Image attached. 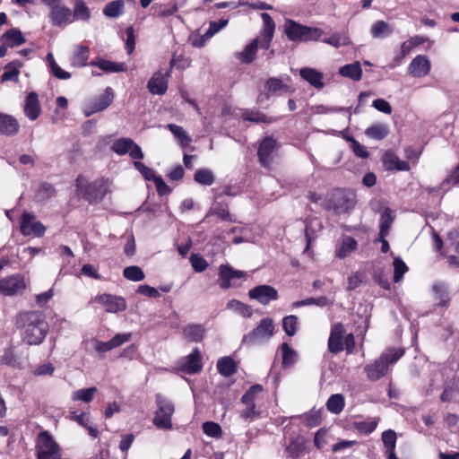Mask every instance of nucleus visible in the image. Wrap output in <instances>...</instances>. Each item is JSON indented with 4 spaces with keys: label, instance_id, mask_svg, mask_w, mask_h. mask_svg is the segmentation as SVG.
<instances>
[{
    "label": "nucleus",
    "instance_id": "19",
    "mask_svg": "<svg viewBox=\"0 0 459 459\" xmlns=\"http://www.w3.org/2000/svg\"><path fill=\"white\" fill-rule=\"evenodd\" d=\"M2 57L6 55L7 48H15L25 43L26 39L19 29H11L2 34Z\"/></svg>",
    "mask_w": 459,
    "mask_h": 459
},
{
    "label": "nucleus",
    "instance_id": "26",
    "mask_svg": "<svg viewBox=\"0 0 459 459\" xmlns=\"http://www.w3.org/2000/svg\"><path fill=\"white\" fill-rule=\"evenodd\" d=\"M205 334V328L199 324H189L183 329V336L189 342H199Z\"/></svg>",
    "mask_w": 459,
    "mask_h": 459
},
{
    "label": "nucleus",
    "instance_id": "38",
    "mask_svg": "<svg viewBox=\"0 0 459 459\" xmlns=\"http://www.w3.org/2000/svg\"><path fill=\"white\" fill-rule=\"evenodd\" d=\"M281 348L282 351V366L290 368L294 365L298 358L297 352L286 342H283Z\"/></svg>",
    "mask_w": 459,
    "mask_h": 459
},
{
    "label": "nucleus",
    "instance_id": "8",
    "mask_svg": "<svg viewBox=\"0 0 459 459\" xmlns=\"http://www.w3.org/2000/svg\"><path fill=\"white\" fill-rule=\"evenodd\" d=\"M37 455L38 459H60L61 457L58 445L47 431H42L39 435Z\"/></svg>",
    "mask_w": 459,
    "mask_h": 459
},
{
    "label": "nucleus",
    "instance_id": "41",
    "mask_svg": "<svg viewBox=\"0 0 459 459\" xmlns=\"http://www.w3.org/2000/svg\"><path fill=\"white\" fill-rule=\"evenodd\" d=\"M133 144L131 138H119L113 143L111 150L118 155H125L129 152Z\"/></svg>",
    "mask_w": 459,
    "mask_h": 459
},
{
    "label": "nucleus",
    "instance_id": "49",
    "mask_svg": "<svg viewBox=\"0 0 459 459\" xmlns=\"http://www.w3.org/2000/svg\"><path fill=\"white\" fill-rule=\"evenodd\" d=\"M90 10L82 0H76L74 9V17L78 20L88 21L90 19Z\"/></svg>",
    "mask_w": 459,
    "mask_h": 459
},
{
    "label": "nucleus",
    "instance_id": "12",
    "mask_svg": "<svg viewBox=\"0 0 459 459\" xmlns=\"http://www.w3.org/2000/svg\"><path fill=\"white\" fill-rule=\"evenodd\" d=\"M248 296L263 305H267L270 301L276 300L279 297L277 290L266 284L258 285L251 289L248 291Z\"/></svg>",
    "mask_w": 459,
    "mask_h": 459
},
{
    "label": "nucleus",
    "instance_id": "55",
    "mask_svg": "<svg viewBox=\"0 0 459 459\" xmlns=\"http://www.w3.org/2000/svg\"><path fill=\"white\" fill-rule=\"evenodd\" d=\"M297 324L298 317L296 316H288L283 318L282 327L287 335L293 336L296 333Z\"/></svg>",
    "mask_w": 459,
    "mask_h": 459
},
{
    "label": "nucleus",
    "instance_id": "54",
    "mask_svg": "<svg viewBox=\"0 0 459 459\" xmlns=\"http://www.w3.org/2000/svg\"><path fill=\"white\" fill-rule=\"evenodd\" d=\"M263 387L261 385H254L250 386L241 397V402L245 404H255L254 400L255 394L261 393Z\"/></svg>",
    "mask_w": 459,
    "mask_h": 459
},
{
    "label": "nucleus",
    "instance_id": "45",
    "mask_svg": "<svg viewBox=\"0 0 459 459\" xmlns=\"http://www.w3.org/2000/svg\"><path fill=\"white\" fill-rule=\"evenodd\" d=\"M168 128L180 141V145L182 147H186L189 145L191 138L187 135L186 132L182 126L175 124H169Z\"/></svg>",
    "mask_w": 459,
    "mask_h": 459
},
{
    "label": "nucleus",
    "instance_id": "15",
    "mask_svg": "<svg viewBox=\"0 0 459 459\" xmlns=\"http://www.w3.org/2000/svg\"><path fill=\"white\" fill-rule=\"evenodd\" d=\"M170 77V71L162 74L161 71H157L153 74L149 80L147 87L151 93L162 95L168 89V81Z\"/></svg>",
    "mask_w": 459,
    "mask_h": 459
},
{
    "label": "nucleus",
    "instance_id": "31",
    "mask_svg": "<svg viewBox=\"0 0 459 459\" xmlns=\"http://www.w3.org/2000/svg\"><path fill=\"white\" fill-rule=\"evenodd\" d=\"M20 125L16 118L2 114V134L13 136L18 134Z\"/></svg>",
    "mask_w": 459,
    "mask_h": 459
},
{
    "label": "nucleus",
    "instance_id": "2",
    "mask_svg": "<svg viewBox=\"0 0 459 459\" xmlns=\"http://www.w3.org/2000/svg\"><path fill=\"white\" fill-rule=\"evenodd\" d=\"M75 186L77 195L91 204H99L110 192V181L103 178L88 182L83 176L79 175Z\"/></svg>",
    "mask_w": 459,
    "mask_h": 459
},
{
    "label": "nucleus",
    "instance_id": "37",
    "mask_svg": "<svg viewBox=\"0 0 459 459\" xmlns=\"http://www.w3.org/2000/svg\"><path fill=\"white\" fill-rule=\"evenodd\" d=\"M227 308L239 313L244 317H250L253 315V308L239 300L230 299L227 303Z\"/></svg>",
    "mask_w": 459,
    "mask_h": 459
},
{
    "label": "nucleus",
    "instance_id": "6",
    "mask_svg": "<svg viewBox=\"0 0 459 459\" xmlns=\"http://www.w3.org/2000/svg\"><path fill=\"white\" fill-rule=\"evenodd\" d=\"M157 410L153 418V424L160 429H171V417L175 411L174 403L161 394L155 395Z\"/></svg>",
    "mask_w": 459,
    "mask_h": 459
},
{
    "label": "nucleus",
    "instance_id": "28",
    "mask_svg": "<svg viewBox=\"0 0 459 459\" xmlns=\"http://www.w3.org/2000/svg\"><path fill=\"white\" fill-rule=\"evenodd\" d=\"M259 47V38L254 39L247 44L244 50L237 54V57L244 64L252 63L255 57Z\"/></svg>",
    "mask_w": 459,
    "mask_h": 459
},
{
    "label": "nucleus",
    "instance_id": "56",
    "mask_svg": "<svg viewBox=\"0 0 459 459\" xmlns=\"http://www.w3.org/2000/svg\"><path fill=\"white\" fill-rule=\"evenodd\" d=\"M190 263L193 269L197 273H202L209 266L207 261L198 254H193L190 256Z\"/></svg>",
    "mask_w": 459,
    "mask_h": 459
},
{
    "label": "nucleus",
    "instance_id": "53",
    "mask_svg": "<svg viewBox=\"0 0 459 459\" xmlns=\"http://www.w3.org/2000/svg\"><path fill=\"white\" fill-rule=\"evenodd\" d=\"M377 426V420H363L354 422L355 429L363 434H370L373 432Z\"/></svg>",
    "mask_w": 459,
    "mask_h": 459
},
{
    "label": "nucleus",
    "instance_id": "27",
    "mask_svg": "<svg viewBox=\"0 0 459 459\" xmlns=\"http://www.w3.org/2000/svg\"><path fill=\"white\" fill-rule=\"evenodd\" d=\"M92 66H97L106 73H119L126 71V65L125 63H116L109 60L99 58L91 62Z\"/></svg>",
    "mask_w": 459,
    "mask_h": 459
},
{
    "label": "nucleus",
    "instance_id": "29",
    "mask_svg": "<svg viewBox=\"0 0 459 459\" xmlns=\"http://www.w3.org/2000/svg\"><path fill=\"white\" fill-rule=\"evenodd\" d=\"M394 32V28L385 21L375 22L370 28V34L375 39H385Z\"/></svg>",
    "mask_w": 459,
    "mask_h": 459
},
{
    "label": "nucleus",
    "instance_id": "24",
    "mask_svg": "<svg viewBox=\"0 0 459 459\" xmlns=\"http://www.w3.org/2000/svg\"><path fill=\"white\" fill-rule=\"evenodd\" d=\"M299 75L305 81H307L310 85L316 89L324 88L325 84L322 82L323 74L316 71V69L304 67L299 70Z\"/></svg>",
    "mask_w": 459,
    "mask_h": 459
},
{
    "label": "nucleus",
    "instance_id": "58",
    "mask_svg": "<svg viewBox=\"0 0 459 459\" xmlns=\"http://www.w3.org/2000/svg\"><path fill=\"white\" fill-rule=\"evenodd\" d=\"M286 88V85L279 78H269L265 82V89L269 92L276 93Z\"/></svg>",
    "mask_w": 459,
    "mask_h": 459
},
{
    "label": "nucleus",
    "instance_id": "61",
    "mask_svg": "<svg viewBox=\"0 0 459 459\" xmlns=\"http://www.w3.org/2000/svg\"><path fill=\"white\" fill-rule=\"evenodd\" d=\"M229 21L226 19H221L219 22H211L209 25L208 30L205 32L204 36L210 38L213 36L215 33L223 29Z\"/></svg>",
    "mask_w": 459,
    "mask_h": 459
},
{
    "label": "nucleus",
    "instance_id": "50",
    "mask_svg": "<svg viewBox=\"0 0 459 459\" xmlns=\"http://www.w3.org/2000/svg\"><path fill=\"white\" fill-rule=\"evenodd\" d=\"M394 265V281L399 282L404 273L408 271V266L403 261L401 257H395L393 262Z\"/></svg>",
    "mask_w": 459,
    "mask_h": 459
},
{
    "label": "nucleus",
    "instance_id": "5",
    "mask_svg": "<svg viewBox=\"0 0 459 459\" xmlns=\"http://www.w3.org/2000/svg\"><path fill=\"white\" fill-rule=\"evenodd\" d=\"M284 31L290 41L318 40L323 34L318 28L305 26L293 20L285 22Z\"/></svg>",
    "mask_w": 459,
    "mask_h": 459
},
{
    "label": "nucleus",
    "instance_id": "52",
    "mask_svg": "<svg viewBox=\"0 0 459 459\" xmlns=\"http://www.w3.org/2000/svg\"><path fill=\"white\" fill-rule=\"evenodd\" d=\"M203 431L209 437L220 438L222 436V429L220 424L213 421H206L203 424Z\"/></svg>",
    "mask_w": 459,
    "mask_h": 459
},
{
    "label": "nucleus",
    "instance_id": "21",
    "mask_svg": "<svg viewBox=\"0 0 459 459\" xmlns=\"http://www.w3.org/2000/svg\"><path fill=\"white\" fill-rule=\"evenodd\" d=\"M71 15V10L68 7L56 4L52 7L49 18L54 26L63 27L72 22Z\"/></svg>",
    "mask_w": 459,
    "mask_h": 459
},
{
    "label": "nucleus",
    "instance_id": "25",
    "mask_svg": "<svg viewBox=\"0 0 459 459\" xmlns=\"http://www.w3.org/2000/svg\"><path fill=\"white\" fill-rule=\"evenodd\" d=\"M203 368L201 352L195 348L191 354L186 357V362L184 365V371L188 374H196Z\"/></svg>",
    "mask_w": 459,
    "mask_h": 459
},
{
    "label": "nucleus",
    "instance_id": "44",
    "mask_svg": "<svg viewBox=\"0 0 459 459\" xmlns=\"http://www.w3.org/2000/svg\"><path fill=\"white\" fill-rule=\"evenodd\" d=\"M356 248L357 241L353 238L347 236L343 238L342 246L337 250L336 255L340 258H344Z\"/></svg>",
    "mask_w": 459,
    "mask_h": 459
},
{
    "label": "nucleus",
    "instance_id": "16",
    "mask_svg": "<svg viewBox=\"0 0 459 459\" xmlns=\"http://www.w3.org/2000/svg\"><path fill=\"white\" fill-rule=\"evenodd\" d=\"M430 62L424 55H418L409 65L408 73L412 77H424L430 71Z\"/></svg>",
    "mask_w": 459,
    "mask_h": 459
},
{
    "label": "nucleus",
    "instance_id": "39",
    "mask_svg": "<svg viewBox=\"0 0 459 459\" xmlns=\"http://www.w3.org/2000/svg\"><path fill=\"white\" fill-rule=\"evenodd\" d=\"M210 214H215L223 221H232L231 215L228 209V204L221 202H215L212 205L208 212V215Z\"/></svg>",
    "mask_w": 459,
    "mask_h": 459
},
{
    "label": "nucleus",
    "instance_id": "36",
    "mask_svg": "<svg viewBox=\"0 0 459 459\" xmlns=\"http://www.w3.org/2000/svg\"><path fill=\"white\" fill-rule=\"evenodd\" d=\"M89 48L86 46H78L74 54L71 58V63L74 66H84L87 65L89 59Z\"/></svg>",
    "mask_w": 459,
    "mask_h": 459
},
{
    "label": "nucleus",
    "instance_id": "62",
    "mask_svg": "<svg viewBox=\"0 0 459 459\" xmlns=\"http://www.w3.org/2000/svg\"><path fill=\"white\" fill-rule=\"evenodd\" d=\"M2 360L13 368H20L22 365L20 359L13 353V351L11 349L5 350Z\"/></svg>",
    "mask_w": 459,
    "mask_h": 459
},
{
    "label": "nucleus",
    "instance_id": "22",
    "mask_svg": "<svg viewBox=\"0 0 459 459\" xmlns=\"http://www.w3.org/2000/svg\"><path fill=\"white\" fill-rule=\"evenodd\" d=\"M25 289V283L19 275H13L2 279V294L15 295Z\"/></svg>",
    "mask_w": 459,
    "mask_h": 459
},
{
    "label": "nucleus",
    "instance_id": "60",
    "mask_svg": "<svg viewBox=\"0 0 459 459\" xmlns=\"http://www.w3.org/2000/svg\"><path fill=\"white\" fill-rule=\"evenodd\" d=\"M433 291L437 295L438 299H440L439 305L441 306H446L449 298H448V291L445 285L443 284H435L433 286Z\"/></svg>",
    "mask_w": 459,
    "mask_h": 459
},
{
    "label": "nucleus",
    "instance_id": "46",
    "mask_svg": "<svg viewBox=\"0 0 459 459\" xmlns=\"http://www.w3.org/2000/svg\"><path fill=\"white\" fill-rule=\"evenodd\" d=\"M123 275L129 281H140L145 277L143 271L137 265L127 266L123 271Z\"/></svg>",
    "mask_w": 459,
    "mask_h": 459
},
{
    "label": "nucleus",
    "instance_id": "33",
    "mask_svg": "<svg viewBox=\"0 0 459 459\" xmlns=\"http://www.w3.org/2000/svg\"><path fill=\"white\" fill-rule=\"evenodd\" d=\"M339 74L343 77H348L353 81H359L362 76V69L359 62L348 64L340 68Z\"/></svg>",
    "mask_w": 459,
    "mask_h": 459
},
{
    "label": "nucleus",
    "instance_id": "48",
    "mask_svg": "<svg viewBox=\"0 0 459 459\" xmlns=\"http://www.w3.org/2000/svg\"><path fill=\"white\" fill-rule=\"evenodd\" d=\"M396 438V433L392 429L385 430L382 433V441L386 448L387 455H390L391 452H394Z\"/></svg>",
    "mask_w": 459,
    "mask_h": 459
},
{
    "label": "nucleus",
    "instance_id": "13",
    "mask_svg": "<svg viewBox=\"0 0 459 459\" xmlns=\"http://www.w3.org/2000/svg\"><path fill=\"white\" fill-rule=\"evenodd\" d=\"M345 332L342 323H336L332 326L328 339V350L330 352L337 354L344 350L343 337Z\"/></svg>",
    "mask_w": 459,
    "mask_h": 459
},
{
    "label": "nucleus",
    "instance_id": "23",
    "mask_svg": "<svg viewBox=\"0 0 459 459\" xmlns=\"http://www.w3.org/2000/svg\"><path fill=\"white\" fill-rule=\"evenodd\" d=\"M383 163L387 170L408 171L410 165L407 161L401 160L394 152L387 151L383 156Z\"/></svg>",
    "mask_w": 459,
    "mask_h": 459
},
{
    "label": "nucleus",
    "instance_id": "7",
    "mask_svg": "<svg viewBox=\"0 0 459 459\" xmlns=\"http://www.w3.org/2000/svg\"><path fill=\"white\" fill-rule=\"evenodd\" d=\"M273 331L274 325L273 319L264 317L255 329L243 336L242 343L248 347L262 344L271 339L273 335Z\"/></svg>",
    "mask_w": 459,
    "mask_h": 459
},
{
    "label": "nucleus",
    "instance_id": "1",
    "mask_svg": "<svg viewBox=\"0 0 459 459\" xmlns=\"http://www.w3.org/2000/svg\"><path fill=\"white\" fill-rule=\"evenodd\" d=\"M15 326L21 330L22 341L29 345H39L45 340L49 325L41 311H22L15 316Z\"/></svg>",
    "mask_w": 459,
    "mask_h": 459
},
{
    "label": "nucleus",
    "instance_id": "11",
    "mask_svg": "<svg viewBox=\"0 0 459 459\" xmlns=\"http://www.w3.org/2000/svg\"><path fill=\"white\" fill-rule=\"evenodd\" d=\"M247 273L233 269L229 264H221L219 268V280L220 287L223 290L235 287V282H232L235 279L245 278Z\"/></svg>",
    "mask_w": 459,
    "mask_h": 459
},
{
    "label": "nucleus",
    "instance_id": "17",
    "mask_svg": "<svg viewBox=\"0 0 459 459\" xmlns=\"http://www.w3.org/2000/svg\"><path fill=\"white\" fill-rule=\"evenodd\" d=\"M277 147L276 140L272 136H267L261 142L257 155L263 167H269L271 163V155Z\"/></svg>",
    "mask_w": 459,
    "mask_h": 459
},
{
    "label": "nucleus",
    "instance_id": "3",
    "mask_svg": "<svg viewBox=\"0 0 459 459\" xmlns=\"http://www.w3.org/2000/svg\"><path fill=\"white\" fill-rule=\"evenodd\" d=\"M404 354L403 349L390 348L383 352L373 363L364 367V372L369 381H377L388 371L390 364H394Z\"/></svg>",
    "mask_w": 459,
    "mask_h": 459
},
{
    "label": "nucleus",
    "instance_id": "18",
    "mask_svg": "<svg viewBox=\"0 0 459 459\" xmlns=\"http://www.w3.org/2000/svg\"><path fill=\"white\" fill-rule=\"evenodd\" d=\"M112 89L108 87L103 94H101L92 104L84 108L85 117H90L96 112L104 110L112 103Z\"/></svg>",
    "mask_w": 459,
    "mask_h": 459
},
{
    "label": "nucleus",
    "instance_id": "20",
    "mask_svg": "<svg viewBox=\"0 0 459 459\" xmlns=\"http://www.w3.org/2000/svg\"><path fill=\"white\" fill-rule=\"evenodd\" d=\"M23 110L25 116L31 121L36 120L40 116L42 109L39 96L35 91H31L26 96Z\"/></svg>",
    "mask_w": 459,
    "mask_h": 459
},
{
    "label": "nucleus",
    "instance_id": "47",
    "mask_svg": "<svg viewBox=\"0 0 459 459\" xmlns=\"http://www.w3.org/2000/svg\"><path fill=\"white\" fill-rule=\"evenodd\" d=\"M97 393L96 387H90L85 389H79L73 393L74 401H82L84 403H90L92 401L94 394Z\"/></svg>",
    "mask_w": 459,
    "mask_h": 459
},
{
    "label": "nucleus",
    "instance_id": "59",
    "mask_svg": "<svg viewBox=\"0 0 459 459\" xmlns=\"http://www.w3.org/2000/svg\"><path fill=\"white\" fill-rule=\"evenodd\" d=\"M56 193L54 186L49 183H42L38 190L37 196L40 200H46L53 196Z\"/></svg>",
    "mask_w": 459,
    "mask_h": 459
},
{
    "label": "nucleus",
    "instance_id": "4",
    "mask_svg": "<svg viewBox=\"0 0 459 459\" xmlns=\"http://www.w3.org/2000/svg\"><path fill=\"white\" fill-rule=\"evenodd\" d=\"M356 204L355 194L343 189L333 191L324 203L325 210H333L336 214L350 212Z\"/></svg>",
    "mask_w": 459,
    "mask_h": 459
},
{
    "label": "nucleus",
    "instance_id": "14",
    "mask_svg": "<svg viewBox=\"0 0 459 459\" xmlns=\"http://www.w3.org/2000/svg\"><path fill=\"white\" fill-rule=\"evenodd\" d=\"M261 18L264 22L263 29L260 32L259 46L264 49H269L273 34L275 31V22L267 13H263Z\"/></svg>",
    "mask_w": 459,
    "mask_h": 459
},
{
    "label": "nucleus",
    "instance_id": "9",
    "mask_svg": "<svg viewBox=\"0 0 459 459\" xmlns=\"http://www.w3.org/2000/svg\"><path fill=\"white\" fill-rule=\"evenodd\" d=\"M21 232L24 236L42 237L46 232V227L36 221L33 213L24 212L21 217Z\"/></svg>",
    "mask_w": 459,
    "mask_h": 459
},
{
    "label": "nucleus",
    "instance_id": "57",
    "mask_svg": "<svg viewBox=\"0 0 459 459\" xmlns=\"http://www.w3.org/2000/svg\"><path fill=\"white\" fill-rule=\"evenodd\" d=\"M134 166L147 181H154V178L158 177L152 169L145 166L141 161H134Z\"/></svg>",
    "mask_w": 459,
    "mask_h": 459
},
{
    "label": "nucleus",
    "instance_id": "34",
    "mask_svg": "<svg viewBox=\"0 0 459 459\" xmlns=\"http://www.w3.org/2000/svg\"><path fill=\"white\" fill-rule=\"evenodd\" d=\"M393 221L394 216L392 215V210L389 207H385L382 212L380 218V238H385L389 234V230Z\"/></svg>",
    "mask_w": 459,
    "mask_h": 459
},
{
    "label": "nucleus",
    "instance_id": "43",
    "mask_svg": "<svg viewBox=\"0 0 459 459\" xmlns=\"http://www.w3.org/2000/svg\"><path fill=\"white\" fill-rule=\"evenodd\" d=\"M194 178L195 182L203 186H211L214 182V175L212 171L208 169H197Z\"/></svg>",
    "mask_w": 459,
    "mask_h": 459
},
{
    "label": "nucleus",
    "instance_id": "64",
    "mask_svg": "<svg viewBox=\"0 0 459 459\" xmlns=\"http://www.w3.org/2000/svg\"><path fill=\"white\" fill-rule=\"evenodd\" d=\"M126 49L129 55H131L134 49L135 45V36L134 30L132 26H129L126 30Z\"/></svg>",
    "mask_w": 459,
    "mask_h": 459
},
{
    "label": "nucleus",
    "instance_id": "30",
    "mask_svg": "<svg viewBox=\"0 0 459 459\" xmlns=\"http://www.w3.org/2000/svg\"><path fill=\"white\" fill-rule=\"evenodd\" d=\"M217 369L223 377H230L237 372L238 366L231 357H222L217 361Z\"/></svg>",
    "mask_w": 459,
    "mask_h": 459
},
{
    "label": "nucleus",
    "instance_id": "32",
    "mask_svg": "<svg viewBox=\"0 0 459 459\" xmlns=\"http://www.w3.org/2000/svg\"><path fill=\"white\" fill-rule=\"evenodd\" d=\"M22 65V64L17 60L7 64L2 74V82L11 81L17 82L19 81L20 68Z\"/></svg>",
    "mask_w": 459,
    "mask_h": 459
},
{
    "label": "nucleus",
    "instance_id": "10",
    "mask_svg": "<svg viewBox=\"0 0 459 459\" xmlns=\"http://www.w3.org/2000/svg\"><path fill=\"white\" fill-rule=\"evenodd\" d=\"M95 301L102 305L108 313L122 312L127 307L124 298L111 294L99 295L95 298Z\"/></svg>",
    "mask_w": 459,
    "mask_h": 459
},
{
    "label": "nucleus",
    "instance_id": "51",
    "mask_svg": "<svg viewBox=\"0 0 459 459\" xmlns=\"http://www.w3.org/2000/svg\"><path fill=\"white\" fill-rule=\"evenodd\" d=\"M242 117L244 120L255 123H272V119L266 117L264 114L254 110H247L245 113H243Z\"/></svg>",
    "mask_w": 459,
    "mask_h": 459
},
{
    "label": "nucleus",
    "instance_id": "42",
    "mask_svg": "<svg viewBox=\"0 0 459 459\" xmlns=\"http://www.w3.org/2000/svg\"><path fill=\"white\" fill-rule=\"evenodd\" d=\"M365 134L372 139L382 140L388 134V127L385 125H373L366 129Z\"/></svg>",
    "mask_w": 459,
    "mask_h": 459
},
{
    "label": "nucleus",
    "instance_id": "40",
    "mask_svg": "<svg viewBox=\"0 0 459 459\" xmlns=\"http://www.w3.org/2000/svg\"><path fill=\"white\" fill-rule=\"evenodd\" d=\"M124 6L125 4L122 0L111 1L106 4L103 13L107 17L117 18L123 13Z\"/></svg>",
    "mask_w": 459,
    "mask_h": 459
},
{
    "label": "nucleus",
    "instance_id": "35",
    "mask_svg": "<svg viewBox=\"0 0 459 459\" xmlns=\"http://www.w3.org/2000/svg\"><path fill=\"white\" fill-rule=\"evenodd\" d=\"M344 405V397L341 394H332L326 402L327 410L334 414H339L342 412Z\"/></svg>",
    "mask_w": 459,
    "mask_h": 459
},
{
    "label": "nucleus",
    "instance_id": "63",
    "mask_svg": "<svg viewBox=\"0 0 459 459\" xmlns=\"http://www.w3.org/2000/svg\"><path fill=\"white\" fill-rule=\"evenodd\" d=\"M185 2H186V0H183V1L174 0L172 5L170 6V8H169V9H161L160 7V10L159 11L158 15L160 17H162V18L173 15L175 13L178 12L179 6H183L184 5Z\"/></svg>",
    "mask_w": 459,
    "mask_h": 459
}]
</instances>
